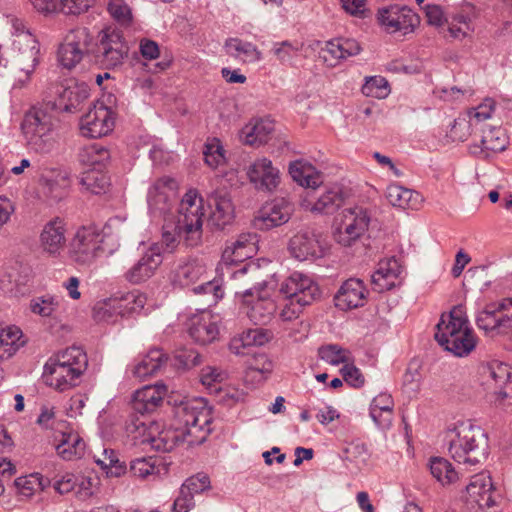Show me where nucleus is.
Listing matches in <instances>:
<instances>
[{
    "instance_id": "nucleus-1",
    "label": "nucleus",
    "mask_w": 512,
    "mask_h": 512,
    "mask_svg": "<svg viewBox=\"0 0 512 512\" xmlns=\"http://www.w3.org/2000/svg\"><path fill=\"white\" fill-rule=\"evenodd\" d=\"M211 421L210 409L203 398L185 399L173 407L169 427L150 436V443L160 452H170L180 443L201 444L212 431Z\"/></svg>"
},
{
    "instance_id": "nucleus-2",
    "label": "nucleus",
    "mask_w": 512,
    "mask_h": 512,
    "mask_svg": "<svg viewBox=\"0 0 512 512\" xmlns=\"http://www.w3.org/2000/svg\"><path fill=\"white\" fill-rule=\"evenodd\" d=\"M88 364L80 347H70L49 358L42 374L43 382L59 392L75 387Z\"/></svg>"
},
{
    "instance_id": "nucleus-3",
    "label": "nucleus",
    "mask_w": 512,
    "mask_h": 512,
    "mask_svg": "<svg viewBox=\"0 0 512 512\" xmlns=\"http://www.w3.org/2000/svg\"><path fill=\"white\" fill-rule=\"evenodd\" d=\"M60 121L48 105L25 113L21 130L28 148L38 154L51 153L57 144Z\"/></svg>"
},
{
    "instance_id": "nucleus-4",
    "label": "nucleus",
    "mask_w": 512,
    "mask_h": 512,
    "mask_svg": "<svg viewBox=\"0 0 512 512\" xmlns=\"http://www.w3.org/2000/svg\"><path fill=\"white\" fill-rule=\"evenodd\" d=\"M448 451L456 462L475 466L489 454L488 437L479 426L463 422L451 432Z\"/></svg>"
},
{
    "instance_id": "nucleus-5",
    "label": "nucleus",
    "mask_w": 512,
    "mask_h": 512,
    "mask_svg": "<svg viewBox=\"0 0 512 512\" xmlns=\"http://www.w3.org/2000/svg\"><path fill=\"white\" fill-rule=\"evenodd\" d=\"M202 199L196 190H189L180 201L178 214L173 223L186 246L195 247L201 242L203 225Z\"/></svg>"
},
{
    "instance_id": "nucleus-6",
    "label": "nucleus",
    "mask_w": 512,
    "mask_h": 512,
    "mask_svg": "<svg viewBox=\"0 0 512 512\" xmlns=\"http://www.w3.org/2000/svg\"><path fill=\"white\" fill-rule=\"evenodd\" d=\"M128 52L129 46L123 33L116 28L107 27L98 33L91 49V56L99 67L110 70L120 66Z\"/></svg>"
},
{
    "instance_id": "nucleus-7",
    "label": "nucleus",
    "mask_w": 512,
    "mask_h": 512,
    "mask_svg": "<svg viewBox=\"0 0 512 512\" xmlns=\"http://www.w3.org/2000/svg\"><path fill=\"white\" fill-rule=\"evenodd\" d=\"M476 324L491 337L503 336L512 340V299L486 305L477 315Z\"/></svg>"
},
{
    "instance_id": "nucleus-8",
    "label": "nucleus",
    "mask_w": 512,
    "mask_h": 512,
    "mask_svg": "<svg viewBox=\"0 0 512 512\" xmlns=\"http://www.w3.org/2000/svg\"><path fill=\"white\" fill-rule=\"evenodd\" d=\"M103 242L104 238L96 227L83 226L70 243L69 256L77 265H90L105 252Z\"/></svg>"
},
{
    "instance_id": "nucleus-9",
    "label": "nucleus",
    "mask_w": 512,
    "mask_h": 512,
    "mask_svg": "<svg viewBox=\"0 0 512 512\" xmlns=\"http://www.w3.org/2000/svg\"><path fill=\"white\" fill-rule=\"evenodd\" d=\"M13 65L21 73L17 77L20 87L29 82L35 67L39 63V44L30 33H20L13 41Z\"/></svg>"
},
{
    "instance_id": "nucleus-10",
    "label": "nucleus",
    "mask_w": 512,
    "mask_h": 512,
    "mask_svg": "<svg viewBox=\"0 0 512 512\" xmlns=\"http://www.w3.org/2000/svg\"><path fill=\"white\" fill-rule=\"evenodd\" d=\"M370 217L362 207L344 209L333 232L335 241L344 247L355 244L367 231Z\"/></svg>"
},
{
    "instance_id": "nucleus-11",
    "label": "nucleus",
    "mask_w": 512,
    "mask_h": 512,
    "mask_svg": "<svg viewBox=\"0 0 512 512\" xmlns=\"http://www.w3.org/2000/svg\"><path fill=\"white\" fill-rule=\"evenodd\" d=\"M481 384L501 400L512 397V379L509 367L497 360L481 363L478 366Z\"/></svg>"
},
{
    "instance_id": "nucleus-12",
    "label": "nucleus",
    "mask_w": 512,
    "mask_h": 512,
    "mask_svg": "<svg viewBox=\"0 0 512 512\" xmlns=\"http://www.w3.org/2000/svg\"><path fill=\"white\" fill-rule=\"evenodd\" d=\"M379 24L389 33L408 34L419 23V17L407 6L397 4L380 8L377 13Z\"/></svg>"
},
{
    "instance_id": "nucleus-13",
    "label": "nucleus",
    "mask_w": 512,
    "mask_h": 512,
    "mask_svg": "<svg viewBox=\"0 0 512 512\" xmlns=\"http://www.w3.org/2000/svg\"><path fill=\"white\" fill-rule=\"evenodd\" d=\"M493 111V100H486L478 107L472 108L467 115L455 119L449 131V137L453 141L467 140L473 131H479L480 125L491 117Z\"/></svg>"
},
{
    "instance_id": "nucleus-14",
    "label": "nucleus",
    "mask_w": 512,
    "mask_h": 512,
    "mask_svg": "<svg viewBox=\"0 0 512 512\" xmlns=\"http://www.w3.org/2000/svg\"><path fill=\"white\" fill-rule=\"evenodd\" d=\"M280 293L300 305H311L321 297L318 285L307 275L294 272L281 285Z\"/></svg>"
},
{
    "instance_id": "nucleus-15",
    "label": "nucleus",
    "mask_w": 512,
    "mask_h": 512,
    "mask_svg": "<svg viewBox=\"0 0 512 512\" xmlns=\"http://www.w3.org/2000/svg\"><path fill=\"white\" fill-rule=\"evenodd\" d=\"M177 188V182L172 177L163 176L157 179L147 194L150 212L155 216H162L170 212L176 198Z\"/></svg>"
},
{
    "instance_id": "nucleus-16",
    "label": "nucleus",
    "mask_w": 512,
    "mask_h": 512,
    "mask_svg": "<svg viewBox=\"0 0 512 512\" xmlns=\"http://www.w3.org/2000/svg\"><path fill=\"white\" fill-rule=\"evenodd\" d=\"M293 212V203L285 197L266 201L258 210V230L268 231L286 224Z\"/></svg>"
},
{
    "instance_id": "nucleus-17",
    "label": "nucleus",
    "mask_w": 512,
    "mask_h": 512,
    "mask_svg": "<svg viewBox=\"0 0 512 512\" xmlns=\"http://www.w3.org/2000/svg\"><path fill=\"white\" fill-rule=\"evenodd\" d=\"M114 127L113 112L103 103L94 104L80 119V131L85 137L99 138Z\"/></svg>"
},
{
    "instance_id": "nucleus-18",
    "label": "nucleus",
    "mask_w": 512,
    "mask_h": 512,
    "mask_svg": "<svg viewBox=\"0 0 512 512\" xmlns=\"http://www.w3.org/2000/svg\"><path fill=\"white\" fill-rule=\"evenodd\" d=\"M62 299L59 296L45 294L34 296L29 302V309L42 319L43 325L52 332H56L63 327L62 324Z\"/></svg>"
},
{
    "instance_id": "nucleus-19",
    "label": "nucleus",
    "mask_w": 512,
    "mask_h": 512,
    "mask_svg": "<svg viewBox=\"0 0 512 512\" xmlns=\"http://www.w3.org/2000/svg\"><path fill=\"white\" fill-rule=\"evenodd\" d=\"M229 348L235 355L246 358L244 360L246 365L244 381L253 389L256 378V369L253 365L256 359V329L249 328L233 337Z\"/></svg>"
},
{
    "instance_id": "nucleus-20",
    "label": "nucleus",
    "mask_w": 512,
    "mask_h": 512,
    "mask_svg": "<svg viewBox=\"0 0 512 512\" xmlns=\"http://www.w3.org/2000/svg\"><path fill=\"white\" fill-rule=\"evenodd\" d=\"M288 248L291 255L299 261L316 259L324 255L321 235L309 229L301 230L295 234L290 239Z\"/></svg>"
},
{
    "instance_id": "nucleus-21",
    "label": "nucleus",
    "mask_w": 512,
    "mask_h": 512,
    "mask_svg": "<svg viewBox=\"0 0 512 512\" xmlns=\"http://www.w3.org/2000/svg\"><path fill=\"white\" fill-rule=\"evenodd\" d=\"M163 262L161 247L158 244L151 245L141 258L124 274L126 281L132 284H140L151 278Z\"/></svg>"
},
{
    "instance_id": "nucleus-22",
    "label": "nucleus",
    "mask_w": 512,
    "mask_h": 512,
    "mask_svg": "<svg viewBox=\"0 0 512 512\" xmlns=\"http://www.w3.org/2000/svg\"><path fill=\"white\" fill-rule=\"evenodd\" d=\"M368 290L364 282L358 278H350L342 283L334 296L335 306L348 311L363 307L367 301Z\"/></svg>"
},
{
    "instance_id": "nucleus-23",
    "label": "nucleus",
    "mask_w": 512,
    "mask_h": 512,
    "mask_svg": "<svg viewBox=\"0 0 512 512\" xmlns=\"http://www.w3.org/2000/svg\"><path fill=\"white\" fill-rule=\"evenodd\" d=\"M483 122L479 131L481 135V145H471L470 152L480 158H488L491 153L504 151L508 146V137L501 127H489Z\"/></svg>"
},
{
    "instance_id": "nucleus-24",
    "label": "nucleus",
    "mask_w": 512,
    "mask_h": 512,
    "mask_svg": "<svg viewBox=\"0 0 512 512\" xmlns=\"http://www.w3.org/2000/svg\"><path fill=\"white\" fill-rule=\"evenodd\" d=\"M188 333L196 343L201 345L209 344L219 334L217 320L210 311L203 310L189 319Z\"/></svg>"
},
{
    "instance_id": "nucleus-25",
    "label": "nucleus",
    "mask_w": 512,
    "mask_h": 512,
    "mask_svg": "<svg viewBox=\"0 0 512 512\" xmlns=\"http://www.w3.org/2000/svg\"><path fill=\"white\" fill-rule=\"evenodd\" d=\"M361 47L355 39L337 38L326 43L320 51V58L328 67H335L340 61L359 54Z\"/></svg>"
},
{
    "instance_id": "nucleus-26",
    "label": "nucleus",
    "mask_w": 512,
    "mask_h": 512,
    "mask_svg": "<svg viewBox=\"0 0 512 512\" xmlns=\"http://www.w3.org/2000/svg\"><path fill=\"white\" fill-rule=\"evenodd\" d=\"M468 326L469 322L463 306H455L448 314L441 316L440 322L437 324L435 339L441 346L444 344L445 338L449 340L456 337L457 334L461 333Z\"/></svg>"
},
{
    "instance_id": "nucleus-27",
    "label": "nucleus",
    "mask_w": 512,
    "mask_h": 512,
    "mask_svg": "<svg viewBox=\"0 0 512 512\" xmlns=\"http://www.w3.org/2000/svg\"><path fill=\"white\" fill-rule=\"evenodd\" d=\"M65 223L59 217L47 222L40 234V246L44 252L57 256L66 243Z\"/></svg>"
},
{
    "instance_id": "nucleus-28",
    "label": "nucleus",
    "mask_w": 512,
    "mask_h": 512,
    "mask_svg": "<svg viewBox=\"0 0 512 512\" xmlns=\"http://www.w3.org/2000/svg\"><path fill=\"white\" fill-rule=\"evenodd\" d=\"M167 389L165 385L145 386L134 393L132 409L140 415L155 411L164 400Z\"/></svg>"
},
{
    "instance_id": "nucleus-29",
    "label": "nucleus",
    "mask_w": 512,
    "mask_h": 512,
    "mask_svg": "<svg viewBox=\"0 0 512 512\" xmlns=\"http://www.w3.org/2000/svg\"><path fill=\"white\" fill-rule=\"evenodd\" d=\"M206 273L205 266L196 259L180 261L171 271L170 280L174 287L185 288L202 280Z\"/></svg>"
},
{
    "instance_id": "nucleus-30",
    "label": "nucleus",
    "mask_w": 512,
    "mask_h": 512,
    "mask_svg": "<svg viewBox=\"0 0 512 512\" xmlns=\"http://www.w3.org/2000/svg\"><path fill=\"white\" fill-rule=\"evenodd\" d=\"M208 203L212 209L209 216V223L218 229H223L229 224L234 216V208L230 198L225 192L215 191L208 198Z\"/></svg>"
},
{
    "instance_id": "nucleus-31",
    "label": "nucleus",
    "mask_w": 512,
    "mask_h": 512,
    "mask_svg": "<svg viewBox=\"0 0 512 512\" xmlns=\"http://www.w3.org/2000/svg\"><path fill=\"white\" fill-rule=\"evenodd\" d=\"M401 272L402 267L395 257L380 261L378 269L371 277L373 290L381 293L392 289Z\"/></svg>"
},
{
    "instance_id": "nucleus-32",
    "label": "nucleus",
    "mask_w": 512,
    "mask_h": 512,
    "mask_svg": "<svg viewBox=\"0 0 512 512\" xmlns=\"http://www.w3.org/2000/svg\"><path fill=\"white\" fill-rule=\"evenodd\" d=\"M89 95L90 89L87 84L69 80L59 91V107L65 112L74 113L80 110L81 104Z\"/></svg>"
},
{
    "instance_id": "nucleus-33",
    "label": "nucleus",
    "mask_w": 512,
    "mask_h": 512,
    "mask_svg": "<svg viewBox=\"0 0 512 512\" xmlns=\"http://www.w3.org/2000/svg\"><path fill=\"white\" fill-rule=\"evenodd\" d=\"M344 202L343 193L338 188H331L320 195L316 201L304 198L300 205L303 209L316 214H333Z\"/></svg>"
},
{
    "instance_id": "nucleus-34",
    "label": "nucleus",
    "mask_w": 512,
    "mask_h": 512,
    "mask_svg": "<svg viewBox=\"0 0 512 512\" xmlns=\"http://www.w3.org/2000/svg\"><path fill=\"white\" fill-rule=\"evenodd\" d=\"M288 172L293 181L305 188L314 190L323 183L322 173L302 159L290 162Z\"/></svg>"
},
{
    "instance_id": "nucleus-35",
    "label": "nucleus",
    "mask_w": 512,
    "mask_h": 512,
    "mask_svg": "<svg viewBox=\"0 0 512 512\" xmlns=\"http://www.w3.org/2000/svg\"><path fill=\"white\" fill-rule=\"evenodd\" d=\"M168 356L161 349H151L137 364L132 368V374L135 378L144 380L149 376L155 375L167 362Z\"/></svg>"
},
{
    "instance_id": "nucleus-36",
    "label": "nucleus",
    "mask_w": 512,
    "mask_h": 512,
    "mask_svg": "<svg viewBox=\"0 0 512 512\" xmlns=\"http://www.w3.org/2000/svg\"><path fill=\"white\" fill-rule=\"evenodd\" d=\"M281 183V173L272 161L263 158L258 160V194L273 193Z\"/></svg>"
},
{
    "instance_id": "nucleus-37",
    "label": "nucleus",
    "mask_w": 512,
    "mask_h": 512,
    "mask_svg": "<svg viewBox=\"0 0 512 512\" xmlns=\"http://www.w3.org/2000/svg\"><path fill=\"white\" fill-rule=\"evenodd\" d=\"M112 300L118 309L120 317H130L134 314H139L144 309L147 297L139 290H133L120 296L112 297Z\"/></svg>"
},
{
    "instance_id": "nucleus-38",
    "label": "nucleus",
    "mask_w": 512,
    "mask_h": 512,
    "mask_svg": "<svg viewBox=\"0 0 512 512\" xmlns=\"http://www.w3.org/2000/svg\"><path fill=\"white\" fill-rule=\"evenodd\" d=\"M86 444L76 433H63L62 438L56 446L57 454L66 461L80 459L85 454Z\"/></svg>"
},
{
    "instance_id": "nucleus-39",
    "label": "nucleus",
    "mask_w": 512,
    "mask_h": 512,
    "mask_svg": "<svg viewBox=\"0 0 512 512\" xmlns=\"http://www.w3.org/2000/svg\"><path fill=\"white\" fill-rule=\"evenodd\" d=\"M477 338L473 330L468 326L461 333L457 334L449 340L445 338L444 344L441 346L445 350L452 352L454 355L463 357L467 356L476 347Z\"/></svg>"
},
{
    "instance_id": "nucleus-40",
    "label": "nucleus",
    "mask_w": 512,
    "mask_h": 512,
    "mask_svg": "<svg viewBox=\"0 0 512 512\" xmlns=\"http://www.w3.org/2000/svg\"><path fill=\"white\" fill-rule=\"evenodd\" d=\"M387 200L393 206L406 208H415L421 201L418 192L404 188L400 185H390L386 193Z\"/></svg>"
},
{
    "instance_id": "nucleus-41",
    "label": "nucleus",
    "mask_w": 512,
    "mask_h": 512,
    "mask_svg": "<svg viewBox=\"0 0 512 512\" xmlns=\"http://www.w3.org/2000/svg\"><path fill=\"white\" fill-rule=\"evenodd\" d=\"M110 158L109 150L98 143L85 146L79 153L81 163L97 169H103Z\"/></svg>"
},
{
    "instance_id": "nucleus-42",
    "label": "nucleus",
    "mask_w": 512,
    "mask_h": 512,
    "mask_svg": "<svg viewBox=\"0 0 512 512\" xmlns=\"http://www.w3.org/2000/svg\"><path fill=\"white\" fill-rule=\"evenodd\" d=\"M94 462L106 472L109 477H120L126 472V465L120 461L113 449L104 448L101 456H93Z\"/></svg>"
},
{
    "instance_id": "nucleus-43",
    "label": "nucleus",
    "mask_w": 512,
    "mask_h": 512,
    "mask_svg": "<svg viewBox=\"0 0 512 512\" xmlns=\"http://www.w3.org/2000/svg\"><path fill=\"white\" fill-rule=\"evenodd\" d=\"M80 184L94 194H101L110 185V179L103 169L91 168L82 173Z\"/></svg>"
},
{
    "instance_id": "nucleus-44",
    "label": "nucleus",
    "mask_w": 512,
    "mask_h": 512,
    "mask_svg": "<svg viewBox=\"0 0 512 512\" xmlns=\"http://www.w3.org/2000/svg\"><path fill=\"white\" fill-rule=\"evenodd\" d=\"M47 194L54 200L62 199L70 186L69 175L66 171L54 170L51 176L43 177Z\"/></svg>"
},
{
    "instance_id": "nucleus-45",
    "label": "nucleus",
    "mask_w": 512,
    "mask_h": 512,
    "mask_svg": "<svg viewBox=\"0 0 512 512\" xmlns=\"http://www.w3.org/2000/svg\"><path fill=\"white\" fill-rule=\"evenodd\" d=\"M429 468L432 476L442 485H448L458 480V473L445 458H431Z\"/></svg>"
},
{
    "instance_id": "nucleus-46",
    "label": "nucleus",
    "mask_w": 512,
    "mask_h": 512,
    "mask_svg": "<svg viewBox=\"0 0 512 512\" xmlns=\"http://www.w3.org/2000/svg\"><path fill=\"white\" fill-rule=\"evenodd\" d=\"M277 287L275 265L270 260L258 259V292H276Z\"/></svg>"
},
{
    "instance_id": "nucleus-47",
    "label": "nucleus",
    "mask_w": 512,
    "mask_h": 512,
    "mask_svg": "<svg viewBox=\"0 0 512 512\" xmlns=\"http://www.w3.org/2000/svg\"><path fill=\"white\" fill-rule=\"evenodd\" d=\"M21 331L17 328L8 327L3 329L0 327V360L10 358L16 353L20 347L19 340Z\"/></svg>"
},
{
    "instance_id": "nucleus-48",
    "label": "nucleus",
    "mask_w": 512,
    "mask_h": 512,
    "mask_svg": "<svg viewBox=\"0 0 512 512\" xmlns=\"http://www.w3.org/2000/svg\"><path fill=\"white\" fill-rule=\"evenodd\" d=\"M224 49L227 55L240 61L247 62L253 58L255 47L249 43L238 38H230L226 40Z\"/></svg>"
},
{
    "instance_id": "nucleus-49",
    "label": "nucleus",
    "mask_w": 512,
    "mask_h": 512,
    "mask_svg": "<svg viewBox=\"0 0 512 512\" xmlns=\"http://www.w3.org/2000/svg\"><path fill=\"white\" fill-rule=\"evenodd\" d=\"M64 41L67 45L73 46L82 52L91 55V49L94 45L93 37L85 27L71 29L65 36Z\"/></svg>"
},
{
    "instance_id": "nucleus-50",
    "label": "nucleus",
    "mask_w": 512,
    "mask_h": 512,
    "mask_svg": "<svg viewBox=\"0 0 512 512\" xmlns=\"http://www.w3.org/2000/svg\"><path fill=\"white\" fill-rule=\"evenodd\" d=\"M203 154L205 163L211 168H217L225 161L224 149L218 138H209L207 140Z\"/></svg>"
},
{
    "instance_id": "nucleus-51",
    "label": "nucleus",
    "mask_w": 512,
    "mask_h": 512,
    "mask_svg": "<svg viewBox=\"0 0 512 512\" xmlns=\"http://www.w3.org/2000/svg\"><path fill=\"white\" fill-rule=\"evenodd\" d=\"M260 144L281 145V141L276 134L274 120L270 116L258 120V145Z\"/></svg>"
},
{
    "instance_id": "nucleus-52",
    "label": "nucleus",
    "mask_w": 512,
    "mask_h": 512,
    "mask_svg": "<svg viewBox=\"0 0 512 512\" xmlns=\"http://www.w3.org/2000/svg\"><path fill=\"white\" fill-rule=\"evenodd\" d=\"M319 357L331 365L346 364L350 361L349 351L341 348L337 344L322 346L318 350Z\"/></svg>"
},
{
    "instance_id": "nucleus-53",
    "label": "nucleus",
    "mask_w": 512,
    "mask_h": 512,
    "mask_svg": "<svg viewBox=\"0 0 512 512\" xmlns=\"http://www.w3.org/2000/svg\"><path fill=\"white\" fill-rule=\"evenodd\" d=\"M253 253L254 252H250V250L244 248L226 247L222 253L219 269L223 271L224 268L228 269L232 265L251 259L253 257Z\"/></svg>"
},
{
    "instance_id": "nucleus-54",
    "label": "nucleus",
    "mask_w": 512,
    "mask_h": 512,
    "mask_svg": "<svg viewBox=\"0 0 512 512\" xmlns=\"http://www.w3.org/2000/svg\"><path fill=\"white\" fill-rule=\"evenodd\" d=\"M85 54L86 53L82 52V50H78L73 46L67 45L65 41H63L58 49L59 62L67 69L74 68L81 62Z\"/></svg>"
},
{
    "instance_id": "nucleus-55",
    "label": "nucleus",
    "mask_w": 512,
    "mask_h": 512,
    "mask_svg": "<svg viewBox=\"0 0 512 512\" xmlns=\"http://www.w3.org/2000/svg\"><path fill=\"white\" fill-rule=\"evenodd\" d=\"M493 488L491 478L485 474H476L471 477L470 483L466 486L467 502L481 495L482 492L490 491Z\"/></svg>"
},
{
    "instance_id": "nucleus-56",
    "label": "nucleus",
    "mask_w": 512,
    "mask_h": 512,
    "mask_svg": "<svg viewBox=\"0 0 512 512\" xmlns=\"http://www.w3.org/2000/svg\"><path fill=\"white\" fill-rule=\"evenodd\" d=\"M118 316L120 315L112 298L98 303L93 309V317L98 322L113 323L116 322Z\"/></svg>"
},
{
    "instance_id": "nucleus-57",
    "label": "nucleus",
    "mask_w": 512,
    "mask_h": 512,
    "mask_svg": "<svg viewBox=\"0 0 512 512\" xmlns=\"http://www.w3.org/2000/svg\"><path fill=\"white\" fill-rule=\"evenodd\" d=\"M180 240H183V236L177 233L175 224L173 222L166 223L163 226L162 242L157 243L161 247V255L163 252L172 253Z\"/></svg>"
},
{
    "instance_id": "nucleus-58",
    "label": "nucleus",
    "mask_w": 512,
    "mask_h": 512,
    "mask_svg": "<svg viewBox=\"0 0 512 512\" xmlns=\"http://www.w3.org/2000/svg\"><path fill=\"white\" fill-rule=\"evenodd\" d=\"M420 364L411 361L403 375L402 386L408 392H417L421 383Z\"/></svg>"
},
{
    "instance_id": "nucleus-59",
    "label": "nucleus",
    "mask_w": 512,
    "mask_h": 512,
    "mask_svg": "<svg viewBox=\"0 0 512 512\" xmlns=\"http://www.w3.org/2000/svg\"><path fill=\"white\" fill-rule=\"evenodd\" d=\"M362 93L368 97H385L388 94V82L383 77H370L362 86Z\"/></svg>"
},
{
    "instance_id": "nucleus-60",
    "label": "nucleus",
    "mask_w": 512,
    "mask_h": 512,
    "mask_svg": "<svg viewBox=\"0 0 512 512\" xmlns=\"http://www.w3.org/2000/svg\"><path fill=\"white\" fill-rule=\"evenodd\" d=\"M210 488V479L206 474L198 473L188 478L181 486L182 493H188L192 497Z\"/></svg>"
},
{
    "instance_id": "nucleus-61",
    "label": "nucleus",
    "mask_w": 512,
    "mask_h": 512,
    "mask_svg": "<svg viewBox=\"0 0 512 512\" xmlns=\"http://www.w3.org/2000/svg\"><path fill=\"white\" fill-rule=\"evenodd\" d=\"M272 291L258 292V317L262 322L270 319L277 310L275 300L271 299Z\"/></svg>"
},
{
    "instance_id": "nucleus-62",
    "label": "nucleus",
    "mask_w": 512,
    "mask_h": 512,
    "mask_svg": "<svg viewBox=\"0 0 512 512\" xmlns=\"http://www.w3.org/2000/svg\"><path fill=\"white\" fill-rule=\"evenodd\" d=\"M345 460L353 463H365L368 459V449L363 443L352 442L343 450Z\"/></svg>"
},
{
    "instance_id": "nucleus-63",
    "label": "nucleus",
    "mask_w": 512,
    "mask_h": 512,
    "mask_svg": "<svg viewBox=\"0 0 512 512\" xmlns=\"http://www.w3.org/2000/svg\"><path fill=\"white\" fill-rule=\"evenodd\" d=\"M254 289L255 287L246 288L242 292H236V298L240 303V312L245 314L250 320L254 319Z\"/></svg>"
},
{
    "instance_id": "nucleus-64",
    "label": "nucleus",
    "mask_w": 512,
    "mask_h": 512,
    "mask_svg": "<svg viewBox=\"0 0 512 512\" xmlns=\"http://www.w3.org/2000/svg\"><path fill=\"white\" fill-rule=\"evenodd\" d=\"M394 401L390 394L381 393L377 395L371 403L370 416L376 417L379 411L385 412L389 416V411H393Z\"/></svg>"
}]
</instances>
